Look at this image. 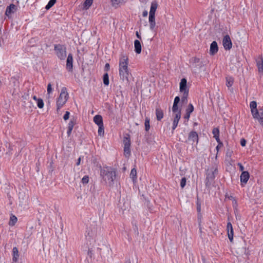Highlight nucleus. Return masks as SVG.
I'll use <instances>...</instances> for the list:
<instances>
[{"mask_svg":"<svg viewBox=\"0 0 263 263\" xmlns=\"http://www.w3.org/2000/svg\"><path fill=\"white\" fill-rule=\"evenodd\" d=\"M135 51L137 54H139L141 52V43L138 40H135L134 42Z\"/></svg>","mask_w":263,"mask_h":263,"instance_id":"25","label":"nucleus"},{"mask_svg":"<svg viewBox=\"0 0 263 263\" xmlns=\"http://www.w3.org/2000/svg\"><path fill=\"white\" fill-rule=\"evenodd\" d=\"M226 85L229 88H230L233 85L234 79L232 77L228 76L226 77Z\"/></svg>","mask_w":263,"mask_h":263,"instance_id":"27","label":"nucleus"},{"mask_svg":"<svg viewBox=\"0 0 263 263\" xmlns=\"http://www.w3.org/2000/svg\"><path fill=\"white\" fill-rule=\"evenodd\" d=\"M238 165L239 166V169L242 172H244L243 171V170H244V167L243 166V165L240 163H238Z\"/></svg>","mask_w":263,"mask_h":263,"instance_id":"48","label":"nucleus"},{"mask_svg":"<svg viewBox=\"0 0 263 263\" xmlns=\"http://www.w3.org/2000/svg\"><path fill=\"white\" fill-rule=\"evenodd\" d=\"M194 106L192 104H189L187 107L185 109V114L184 116V118L187 121L189 120L191 114L194 111Z\"/></svg>","mask_w":263,"mask_h":263,"instance_id":"13","label":"nucleus"},{"mask_svg":"<svg viewBox=\"0 0 263 263\" xmlns=\"http://www.w3.org/2000/svg\"><path fill=\"white\" fill-rule=\"evenodd\" d=\"M73 58L71 54L68 55L66 60V68L68 71H71L73 68Z\"/></svg>","mask_w":263,"mask_h":263,"instance_id":"15","label":"nucleus"},{"mask_svg":"<svg viewBox=\"0 0 263 263\" xmlns=\"http://www.w3.org/2000/svg\"><path fill=\"white\" fill-rule=\"evenodd\" d=\"M218 48L217 46V43L215 41H213L211 45L210 49V53L211 55H214L218 51Z\"/></svg>","mask_w":263,"mask_h":263,"instance_id":"19","label":"nucleus"},{"mask_svg":"<svg viewBox=\"0 0 263 263\" xmlns=\"http://www.w3.org/2000/svg\"><path fill=\"white\" fill-rule=\"evenodd\" d=\"M72 130V129L68 128V131H67V135H68V136H70V135H71Z\"/></svg>","mask_w":263,"mask_h":263,"instance_id":"49","label":"nucleus"},{"mask_svg":"<svg viewBox=\"0 0 263 263\" xmlns=\"http://www.w3.org/2000/svg\"><path fill=\"white\" fill-rule=\"evenodd\" d=\"M257 102L255 101H251L250 103V108L253 118L258 121L260 124L263 126V106L257 108Z\"/></svg>","mask_w":263,"mask_h":263,"instance_id":"3","label":"nucleus"},{"mask_svg":"<svg viewBox=\"0 0 263 263\" xmlns=\"http://www.w3.org/2000/svg\"><path fill=\"white\" fill-rule=\"evenodd\" d=\"M150 120L148 118H146L145 120V123H144V126H145V129L146 132L148 131L150 128Z\"/></svg>","mask_w":263,"mask_h":263,"instance_id":"33","label":"nucleus"},{"mask_svg":"<svg viewBox=\"0 0 263 263\" xmlns=\"http://www.w3.org/2000/svg\"><path fill=\"white\" fill-rule=\"evenodd\" d=\"M155 14H149L148 21L149 23V27L151 30H153L156 26Z\"/></svg>","mask_w":263,"mask_h":263,"instance_id":"21","label":"nucleus"},{"mask_svg":"<svg viewBox=\"0 0 263 263\" xmlns=\"http://www.w3.org/2000/svg\"><path fill=\"white\" fill-rule=\"evenodd\" d=\"M227 230L228 238L230 241L232 242L233 240L234 232L232 224L230 222H229L227 223Z\"/></svg>","mask_w":263,"mask_h":263,"instance_id":"12","label":"nucleus"},{"mask_svg":"<svg viewBox=\"0 0 263 263\" xmlns=\"http://www.w3.org/2000/svg\"><path fill=\"white\" fill-rule=\"evenodd\" d=\"M92 2L93 0H85L83 5V9L85 10L88 9L92 5Z\"/></svg>","mask_w":263,"mask_h":263,"instance_id":"30","label":"nucleus"},{"mask_svg":"<svg viewBox=\"0 0 263 263\" xmlns=\"http://www.w3.org/2000/svg\"><path fill=\"white\" fill-rule=\"evenodd\" d=\"M69 115H70V113L69 111H66V112L63 117L64 120H67L69 118Z\"/></svg>","mask_w":263,"mask_h":263,"instance_id":"42","label":"nucleus"},{"mask_svg":"<svg viewBox=\"0 0 263 263\" xmlns=\"http://www.w3.org/2000/svg\"><path fill=\"white\" fill-rule=\"evenodd\" d=\"M147 14H148L147 11H144L143 12L142 15H143V16L144 17H145V16H146L147 15Z\"/></svg>","mask_w":263,"mask_h":263,"instance_id":"50","label":"nucleus"},{"mask_svg":"<svg viewBox=\"0 0 263 263\" xmlns=\"http://www.w3.org/2000/svg\"><path fill=\"white\" fill-rule=\"evenodd\" d=\"M16 9L17 8L14 5L11 4L9 7L7 8L5 14L7 16L10 17L12 13H14L16 11Z\"/></svg>","mask_w":263,"mask_h":263,"instance_id":"16","label":"nucleus"},{"mask_svg":"<svg viewBox=\"0 0 263 263\" xmlns=\"http://www.w3.org/2000/svg\"><path fill=\"white\" fill-rule=\"evenodd\" d=\"M33 100H30L29 102V107L30 108H35V107L34 106V102H33Z\"/></svg>","mask_w":263,"mask_h":263,"instance_id":"43","label":"nucleus"},{"mask_svg":"<svg viewBox=\"0 0 263 263\" xmlns=\"http://www.w3.org/2000/svg\"><path fill=\"white\" fill-rule=\"evenodd\" d=\"M54 50L57 55L61 60H64L66 57V48L60 45H56L54 47Z\"/></svg>","mask_w":263,"mask_h":263,"instance_id":"8","label":"nucleus"},{"mask_svg":"<svg viewBox=\"0 0 263 263\" xmlns=\"http://www.w3.org/2000/svg\"><path fill=\"white\" fill-rule=\"evenodd\" d=\"M47 93L48 95H50V94L52 92V88L51 86V84L50 83H49L47 85Z\"/></svg>","mask_w":263,"mask_h":263,"instance_id":"39","label":"nucleus"},{"mask_svg":"<svg viewBox=\"0 0 263 263\" xmlns=\"http://www.w3.org/2000/svg\"><path fill=\"white\" fill-rule=\"evenodd\" d=\"M156 115L157 119L159 121L161 120L163 118V112L162 110L160 108H156Z\"/></svg>","mask_w":263,"mask_h":263,"instance_id":"28","label":"nucleus"},{"mask_svg":"<svg viewBox=\"0 0 263 263\" xmlns=\"http://www.w3.org/2000/svg\"><path fill=\"white\" fill-rule=\"evenodd\" d=\"M188 140L191 141L193 142H198V137L197 134L195 132L190 133L189 136Z\"/></svg>","mask_w":263,"mask_h":263,"instance_id":"23","label":"nucleus"},{"mask_svg":"<svg viewBox=\"0 0 263 263\" xmlns=\"http://www.w3.org/2000/svg\"><path fill=\"white\" fill-rule=\"evenodd\" d=\"M226 198L233 200V202H234L235 203H236V201L234 199V198L232 195H229L228 193L226 194Z\"/></svg>","mask_w":263,"mask_h":263,"instance_id":"37","label":"nucleus"},{"mask_svg":"<svg viewBox=\"0 0 263 263\" xmlns=\"http://www.w3.org/2000/svg\"><path fill=\"white\" fill-rule=\"evenodd\" d=\"M173 126L172 129L174 130L177 126L179 121L181 118V114H173Z\"/></svg>","mask_w":263,"mask_h":263,"instance_id":"17","label":"nucleus"},{"mask_svg":"<svg viewBox=\"0 0 263 263\" xmlns=\"http://www.w3.org/2000/svg\"><path fill=\"white\" fill-rule=\"evenodd\" d=\"M214 172H212V173L211 174L210 173H209L207 176V179H213L214 178Z\"/></svg>","mask_w":263,"mask_h":263,"instance_id":"44","label":"nucleus"},{"mask_svg":"<svg viewBox=\"0 0 263 263\" xmlns=\"http://www.w3.org/2000/svg\"><path fill=\"white\" fill-rule=\"evenodd\" d=\"M186 184V178L183 177L181 179L180 182V186L182 188H183Z\"/></svg>","mask_w":263,"mask_h":263,"instance_id":"40","label":"nucleus"},{"mask_svg":"<svg viewBox=\"0 0 263 263\" xmlns=\"http://www.w3.org/2000/svg\"><path fill=\"white\" fill-rule=\"evenodd\" d=\"M127 0H111L112 5L117 7L125 3Z\"/></svg>","mask_w":263,"mask_h":263,"instance_id":"26","label":"nucleus"},{"mask_svg":"<svg viewBox=\"0 0 263 263\" xmlns=\"http://www.w3.org/2000/svg\"><path fill=\"white\" fill-rule=\"evenodd\" d=\"M246 140L245 139H241L240 140V144L242 146H245L246 145Z\"/></svg>","mask_w":263,"mask_h":263,"instance_id":"46","label":"nucleus"},{"mask_svg":"<svg viewBox=\"0 0 263 263\" xmlns=\"http://www.w3.org/2000/svg\"><path fill=\"white\" fill-rule=\"evenodd\" d=\"M103 83L105 85L109 84V77L107 73H106L103 76Z\"/></svg>","mask_w":263,"mask_h":263,"instance_id":"36","label":"nucleus"},{"mask_svg":"<svg viewBox=\"0 0 263 263\" xmlns=\"http://www.w3.org/2000/svg\"><path fill=\"white\" fill-rule=\"evenodd\" d=\"M31 98L32 99L31 100H32L36 102L37 106L40 109H42L44 107V103L42 99L37 98L36 96H32Z\"/></svg>","mask_w":263,"mask_h":263,"instance_id":"18","label":"nucleus"},{"mask_svg":"<svg viewBox=\"0 0 263 263\" xmlns=\"http://www.w3.org/2000/svg\"><path fill=\"white\" fill-rule=\"evenodd\" d=\"M214 137L216 139L217 142H219V131L217 128H214L212 131Z\"/></svg>","mask_w":263,"mask_h":263,"instance_id":"31","label":"nucleus"},{"mask_svg":"<svg viewBox=\"0 0 263 263\" xmlns=\"http://www.w3.org/2000/svg\"><path fill=\"white\" fill-rule=\"evenodd\" d=\"M93 121L98 126V135L101 137H103L104 135V127L102 117L100 115H97L93 117Z\"/></svg>","mask_w":263,"mask_h":263,"instance_id":"7","label":"nucleus"},{"mask_svg":"<svg viewBox=\"0 0 263 263\" xmlns=\"http://www.w3.org/2000/svg\"><path fill=\"white\" fill-rule=\"evenodd\" d=\"M223 46L226 50H230L232 46V43L229 35L224 36L222 41Z\"/></svg>","mask_w":263,"mask_h":263,"instance_id":"11","label":"nucleus"},{"mask_svg":"<svg viewBox=\"0 0 263 263\" xmlns=\"http://www.w3.org/2000/svg\"><path fill=\"white\" fill-rule=\"evenodd\" d=\"M17 221V217L14 215H11L10 218V221L9 222V224L10 226H13L16 223Z\"/></svg>","mask_w":263,"mask_h":263,"instance_id":"32","label":"nucleus"},{"mask_svg":"<svg viewBox=\"0 0 263 263\" xmlns=\"http://www.w3.org/2000/svg\"><path fill=\"white\" fill-rule=\"evenodd\" d=\"M257 66L258 68V72L263 73V59L262 57L259 58L257 60Z\"/></svg>","mask_w":263,"mask_h":263,"instance_id":"24","label":"nucleus"},{"mask_svg":"<svg viewBox=\"0 0 263 263\" xmlns=\"http://www.w3.org/2000/svg\"><path fill=\"white\" fill-rule=\"evenodd\" d=\"M128 58L126 55L123 54L119 59V74L121 80L126 83H128L129 71L128 69Z\"/></svg>","mask_w":263,"mask_h":263,"instance_id":"2","label":"nucleus"},{"mask_svg":"<svg viewBox=\"0 0 263 263\" xmlns=\"http://www.w3.org/2000/svg\"><path fill=\"white\" fill-rule=\"evenodd\" d=\"M101 176L109 186H112L116 175L115 171L110 168L105 167L101 170Z\"/></svg>","mask_w":263,"mask_h":263,"instance_id":"4","label":"nucleus"},{"mask_svg":"<svg viewBox=\"0 0 263 263\" xmlns=\"http://www.w3.org/2000/svg\"><path fill=\"white\" fill-rule=\"evenodd\" d=\"M68 97L67 89L65 87H63L56 102L57 110L58 111L65 104Z\"/></svg>","mask_w":263,"mask_h":263,"instance_id":"5","label":"nucleus"},{"mask_svg":"<svg viewBox=\"0 0 263 263\" xmlns=\"http://www.w3.org/2000/svg\"><path fill=\"white\" fill-rule=\"evenodd\" d=\"M136 35L138 39H141V36L140 35L138 31L136 32Z\"/></svg>","mask_w":263,"mask_h":263,"instance_id":"51","label":"nucleus"},{"mask_svg":"<svg viewBox=\"0 0 263 263\" xmlns=\"http://www.w3.org/2000/svg\"><path fill=\"white\" fill-rule=\"evenodd\" d=\"M233 154V151L231 149H227L226 154V161L231 165H232L234 162L231 158Z\"/></svg>","mask_w":263,"mask_h":263,"instance_id":"14","label":"nucleus"},{"mask_svg":"<svg viewBox=\"0 0 263 263\" xmlns=\"http://www.w3.org/2000/svg\"><path fill=\"white\" fill-rule=\"evenodd\" d=\"M89 182V177L88 176H85L82 179V182L83 184H87Z\"/></svg>","mask_w":263,"mask_h":263,"instance_id":"38","label":"nucleus"},{"mask_svg":"<svg viewBox=\"0 0 263 263\" xmlns=\"http://www.w3.org/2000/svg\"><path fill=\"white\" fill-rule=\"evenodd\" d=\"M218 142V144L216 146V150H217V153L218 152L219 149L222 146V143L221 142H220V141H219V142Z\"/></svg>","mask_w":263,"mask_h":263,"instance_id":"45","label":"nucleus"},{"mask_svg":"<svg viewBox=\"0 0 263 263\" xmlns=\"http://www.w3.org/2000/svg\"><path fill=\"white\" fill-rule=\"evenodd\" d=\"M130 177L133 179V180L136 179L137 177V171L135 168H133L130 174Z\"/></svg>","mask_w":263,"mask_h":263,"instance_id":"35","label":"nucleus"},{"mask_svg":"<svg viewBox=\"0 0 263 263\" xmlns=\"http://www.w3.org/2000/svg\"><path fill=\"white\" fill-rule=\"evenodd\" d=\"M180 98L179 97H176L175 98L173 107H172V111L173 114H181V109L178 107V103L180 102Z\"/></svg>","mask_w":263,"mask_h":263,"instance_id":"10","label":"nucleus"},{"mask_svg":"<svg viewBox=\"0 0 263 263\" xmlns=\"http://www.w3.org/2000/svg\"><path fill=\"white\" fill-rule=\"evenodd\" d=\"M75 124V122L73 120H71L68 123V128L72 129Z\"/></svg>","mask_w":263,"mask_h":263,"instance_id":"41","label":"nucleus"},{"mask_svg":"<svg viewBox=\"0 0 263 263\" xmlns=\"http://www.w3.org/2000/svg\"><path fill=\"white\" fill-rule=\"evenodd\" d=\"M187 81L184 78L182 79L179 84V90L180 92L182 93V102H187V98L189 94V89L187 88Z\"/></svg>","mask_w":263,"mask_h":263,"instance_id":"6","label":"nucleus"},{"mask_svg":"<svg viewBox=\"0 0 263 263\" xmlns=\"http://www.w3.org/2000/svg\"><path fill=\"white\" fill-rule=\"evenodd\" d=\"M199 59H195V62H199Z\"/></svg>","mask_w":263,"mask_h":263,"instance_id":"54","label":"nucleus"},{"mask_svg":"<svg viewBox=\"0 0 263 263\" xmlns=\"http://www.w3.org/2000/svg\"><path fill=\"white\" fill-rule=\"evenodd\" d=\"M100 231V227L95 224L87 229L85 245L89 252L95 249H101L104 247V241L99 235Z\"/></svg>","mask_w":263,"mask_h":263,"instance_id":"1","label":"nucleus"},{"mask_svg":"<svg viewBox=\"0 0 263 263\" xmlns=\"http://www.w3.org/2000/svg\"><path fill=\"white\" fill-rule=\"evenodd\" d=\"M56 1L57 0H50L45 7L46 9L49 10L55 4Z\"/></svg>","mask_w":263,"mask_h":263,"instance_id":"34","label":"nucleus"},{"mask_svg":"<svg viewBox=\"0 0 263 263\" xmlns=\"http://www.w3.org/2000/svg\"><path fill=\"white\" fill-rule=\"evenodd\" d=\"M124 143V155L128 158L130 156V140L129 137H125L123 139Z\"/></svg>","mask_w":263,"mask_h":263,"instance_id":"9","label":"nucleus"},{"mask_svg":"<svg viewBox=\"0 0 263 263\" xmlns=\"http://www.w3.org/2000/svg\"><path fill=\"white\" fill-rule=\"evenodd\" d=\"M250 177V175L248 172H242L240 175V181L241 183L246 184Z\"/></svg>","mask_w":263,"mask_h":263,"instance_id":"20","label":"nucleus"},{"mask_svg":"<svg viewBox=\"0 0 263 263\" xmlns=\"http://www.w3.org/2000/svg\"><path fill=\"white\" fill-rule=\"evenodd\" d=\"M81 157H80V158L78 159V162H77V165H80V162H81Z\"/></svg>","mask_w":263,"mask_h":263,"instance_id":"52","label":"nucleus"},{"mask_svg":"<svg viewBox=\"0 0 263 263\" xmlns=\"http://www.w3.org/2000/svg\"><path fill=\"white\" fill-rule=\"evenodd\" d=\"M19 257L18 251L17 248L14 247L13 248V260L17 261Z\"/></svg>","mask_w":263,"mask_h":263,"instance_id":"29","label":"nucleus"},{"mask_svg":"<svg viewBox=\"0 0 263 263\" xmlns=\"http://www.w3.org/2000/svg\"><path fill=\"white\" fill-rule=\"evenodd\" d=\"M125 203H126V204L127 206H125V208H124V210H126V209H127V208H128V203L127 202H125Z\"/></svg>","mask_w":263,"mask_h":263,"instance_id":"53","label":"nucleus"},{"mask_svg":"<svg viewBox=\"0 0 263 263\" xmlns=\"http://www.w3.org/2000/svg\"><path fill=\"white\" fill-rule=\"evenodd\" d=\"M158 4L157 1H154L151 3L149 14H155V12L158 8Z\"/></svg>","mask_w":263,"mask_h":263,"instance_id":"22","label":"nucleus"},{"mask_svg":"<svg viewBox=\"0 0 263 263\" xmlns=\"http://www.w3.org/2000/svg\"><path fill=\"white\" fill-rule=\"evenodd\" d=\"M110 69V65L108 63H106L104 67V70L108 71Z\"/></svg>","mask_w":263,"mask_h":263,"instance_id":"47","label":"nucleus"}]
</instances>
